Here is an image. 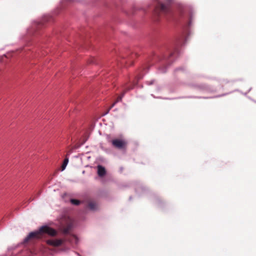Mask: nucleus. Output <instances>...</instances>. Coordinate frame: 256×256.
Returning <instances> with one entry per match:
<instances>
[{"instance_id":"obj_1","label":"nucleus","mask_w":256,"mask_h":256,"mask_svg":"<svg viewBox=\"0 0 256 256\" xmlns=\"http://www.w3.org/2000/svg\"><path fill=\"white\" fill-rule=\"evenodd\" d=\"M48 234L51 236L56 235V232L55 230L48 226H43L41 227L38 232H32L24 239V242H28L32 238H40L43 234Z\"/></svg>"},{"instance_id":"obj_3","label":"nucleus","mask_w":256,"mask_h":256,"mask_svg":"<svg viewBox=\"0 0 256 256\" xmlns=\"http://www.w3.org/2000/svg\"><path fill=\"white\" fill-rule=\"evenodd\" d=\"M169 10L168 6L162 3H159L156 8V12L158 15L161 14H168Z\"/></svg>"},{"instance_id":"obj_2","label":"nucleus","mask_w":256,"mask_h":256,"mask_svg":"<svg viewBox=\"0 0 256 256\" xmlns=\"http://www.w3.org/2000/svg\"><path fill=\"white\" fill-rule=\"evenodd\" d=\"M112 145L118 149H125L128 145V142L125 140L116 138L111 141Z\"/></svg>"},{"instance_id":"obj_15","label":"nucleus","mask_w":256,"mask_h":256,"mask_svg":"<svg viewBox=\"0 0 256 256\" xmlns=\"http://www.w3.org/2000/svg\"><path fill=\"white\" fill-rule=\"evenodd\" d=\"M168 2H170L172 0H166Z\"/></svg>"},{"instance_id":"obj_10","label":"nucleus","mask_w":256,"mask_h":256,"mask_svg":"<svg viewBox=\"0 0 256 256\" xmlns=\"http://www.w3.org/2000/svg\"><path fill=\"white\" fill-rule=\"evenodd\" d=\"M68 158L66 157L65 158V159L64 160L63 164L61 166V169H62V171L64 170L66 168L68 164Z\"/></svg>"},{"instance_id":"obj_9","label":"nucleus","mask_w":256,"mask_h":256,"mask_svg":"<svg viewBox=\"0 0 256 256\" xmlns=\"http://www.w3.org/2000/svg\"><path fill=\"white\" fill-rule=\"evenodd\" d=\"M88 206L91 210H94L97 208V204L94 202H90L88 204Z\"/></svg>"},{"instance_id":"obj_13","label":"nucleus","mask_w":256,"mask_h":256,"mask_svg":"<svg viewBox=\"0 0 256 256\" xmlns=\"http://www.w3.org/2000/svg\"><path fill=\"white\" fill-rule=\"evenodd\" d=\"M154 81H151L150 83V84H152L154 83Z\"/></svg>"},{"instance_id":"obj_7","label":"nucleus","mask_w":256,"mask_h":256,"mask_svg":"<svg viewBox=\"0 0 256 256\" xmlns=\"http://www.w3.org/2000/svg\"><path fill=\"white\" fill-rule=\"evenodd\" d=\"M72 228V226L70 224H68L66 226H64L62 228V232L64 234H68Z\"/></svg>"},{"instance_id":"obj_8","label":"nucleus","mask_w":256,"mask_h":256,"mask_svg":"<svg viewBox=\"0 0 256 256\" xmlns=\"http://www.w3.org/2000/svg\"><path fill=\"white\" fill-rule=\"evenodd\" d=\"M72 228V226L70 224H68L66 226H64L62 228V232L64 234H68Z\"/></svg>"},{"instance_id":"obj_4","label":"nucleus","mask_w":256,"mask_h":256,"mask_svg":"<svg viewBox=\"0 0 256 256\" xmlns=\"http://www.w3.org/2000/svg\"><path fill=\"white\" fill-rule=\"evenodd\" d=\"M63 242L62 240H47V244L52 246H59Z\"/></svg>"},{"instance_id":"obj_5","label":"nucleus","mask_w":256,"mask_h":256,"mask_svg":"<svg viewBox=\"0 0 256 256\" xmlns=\"http://www.w3.org/2000/svg\"><path fill=\"white\" fill-rule=\"evenodd\" d=\"M134 88V85L132 86H126L125 88H124V91L123 93V94L122 95V96H118L117 98V100H116L112 104V106L110 108H111L112 107H113L114 104L118 102L119 101H120L122 99V98L123 96L124 95V93L126 92V91H128L131 89H132Z\"/></svg>"},{"instance_id":"obj_14","label":"nucleus","mask_w":256,"mask_h":256,"mask_svg":"<svg viewBox=\"0 0 256 256\" xmlns=\"http://www.w3.org/2000/svg\"><path fill=\"white\" fill-rule=\"evenodd\" d=\"M41 24H41V23H39V24H38V26H41Z\"/></svg>"},{"instance_id":"obj_6","label":"nucleus","mask_w":256,"mask_h":256,"mask_svg":"<svg viewBox=\"0 0 256 256\" xmlns=\"http://www.w3.org/2000/svg\"><path fill=\"white\" fill-rule=\"evenodd\" d=\"M98 176L100 177H103L106 174V170L105 168L100 165L98 166Z\"/></svg>"},{"instance_id":"obj_11","label":"nucleus","mask_w":256,"mask_h":256,"mask_svg":"<svg viewBox=\"0 0 256 256\" xmlns=\"http://www.w3.org/2000/svg\"><path fill=\"white\" fill-rule=\"evenodd\" d=\"M70 201L72 204L76 206H78L80 204V202L79 200L76 199H71Z\"/></svg>"},{"instance_id":"obj_12","label":"nucleus","mask_w":256,"mask_h":256,"mask_svg":"<svg viewBox=\"0 0 256 256\" xmlns=\"http://www.w3.org/2000/svg\"><path fill=\"white\" fill-rule=\"evenodd\" d=\"M142 78V76H136V82H134V84H136V82H138V80Z\"/></svg>"}]
</instances>
